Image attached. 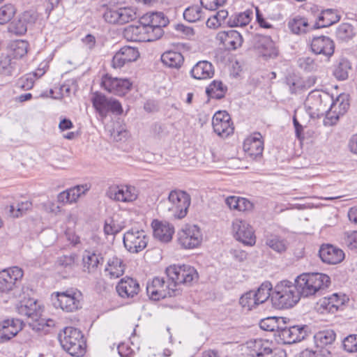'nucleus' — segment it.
Listing matches in <instances>:
<instances>
[{"label": "nucleus", "mask_w": 357, "mask_h": 357, "mask_svg": "<svg viewBox=\"0 0 357 357\" xmlns=\"http://www.w3.org/2000/svg\"><path fill=\"white\" fill-rule=\"evenodd\" d=\"M331 283L330 278L324 273H303L295 280V286L300 297H309L319 294Z\"/></svg>", "instance_id": "nucleus-1"}, {"label": "nucleus", "mask_w": 357, "mask_h": 357, "mask_svg": "<svg viewBox=\"0 0 357 357\" xmlns=\"http://www.w3.org/2000/svg\"><path fill=\"white\" fill-rule=\"evenodd\" d=\"M62 348L73 356L79 357L85 354L86 342L81 331L73 327H66L59 333Z\"/></svg>", "instance_id": "nucleus-2"}, {"label": "nucleus", "mask_w": 357, "mask_h": 357, "mask_svg": "<svg viewBox=\"0 0 357 357\" xmlns=\"http://www.w3.org/2000/svg\"><path fill=\"white\" fill-rule=\"evenodd\" d=\"M300 294L292 282L284 280L278 284L271 294L273 304L278 308H289L300 300Z\"/></svg>", "instance_id": "nucleus-3"}, {"label": "nucleus", "mask_w": 357, "mask_h": 357, "mask_svg": "<svg viewBox=\"0 0 357 357\" xmlns=\"http://www.w3.org/2000/svg\"><path fill=\"white\" fill-rule=\"evenodd\" d=\"M191 203L189 194L180 190H172L165 202V208L169 215L176 219H182L186 216Z\"/></svg>", "instance_id": "nucleus-4"}, {"label": "nucleus", "mask_w": 357, "mask_h": 357, "mask_svg": "<svg viewBox=\"0 0 357 357\" xmlns=\"http://www.w3.org/2000/svg\"><path fill=\"white\" fill-rule=\"evenodd\" d=\"M53 304L66 312H73L82 307V294L77 289H68L52 294Z\"/></svg>", "instance_id": "nucleus-5"}, {"label": "nucleus", "mask_w": 357, "mask_h": 357, "mask_svg": "<svg viewBox=\"0 0 357 357\" xmlns=\"http://www.w3.org/2000/svg\"><path fill=\"white\" fill-rule=\"evenodd\" d=\"M165 273L174 289L178 284H190L198 278L196 269L190 265H172L166 268Z\"/></svg>", "instance_id": "nucleus-6"}, {"label": "nucleus", "mask_w": 357, "mask_h": 357, "mask_svg": "<svg viewBox=\"0 0 357 357\" xmlns=\"http://www.w3.org/2000/svg\"><path fill=\"white\" fill-rule=\"evenodd\" d=\"M23 275V270L18 266L10 267L0 271V293H12L16 296L15 291L20 286Z\"/></svg>", "instance_id": "nucleus-7"}, {"label": "nucleus", "mask_w": 357, "mask_h": 357, "mask_svg": "<svg viewBox=\"0 0 357 357\" xmlns=\"http://www.w3.org/2000/svg\"><path fill=\"white\" fill-rule=\"evenodd\" d=\"M146 291L154 301L175 296L179 294L178 289L173 287L170 280L165 281L163 278L160 277H155L147 283Z\"/></svg>", "instance_id": "nucleus-8"}, {"label": "nucleus", "mask_w": 357, "mask_h": 357, "mask_svg": "<svg viewBox=\"0 0 357 357\" xmlns=\"http://www.w3.org/2000/svg\"><path fill=\"white\" fill-rule=\"evenodd\" d=\"M202 231L195 225H185L177 234L178 243L185 249L197 248L202 243Z\"/></svg>", "instance_id": "nucleus-9"}, {"label": "nucleus", "mask_w": 357, "mask_h": 357, "mask_svg": "<svg viewBox=\"0 0 357 357\" xmlns=\"http://www.w3.org/2000/svg\"><path fill=\"white\" fill-rule=\"evenodd\" d=\"M148 243V237L144 230L131 229L124 234L123 244L132 253H138L143 250Z\"/></svg>", "instance_id": "nucleus-10"}, {"label": "nucleus", "mask_w": 357, "mask_h": 357, "mask_svg": "<svg viewBox=\"0 0 357 357\" xmlns=\"http://www.w3.org/2000/svg\"><path fill=\"white\" fill-rule=\"evenodd\" d=\"M106 195L115 202L128 203L137 199L138 192L132 185H113L108 188Z\"/></svg>", "instance_id": "nucleus-11"}, {"label": "nucleus", "mask_w": 357, "mask_h": 357, "mask_svg": "<svg viewBox=\"0 0 357 357\" xmlns=\"http://www.w3.org/2000/svg\"><path fill=\"white\" fill-rule=\"evenodd\" d=\"M231 231L234 237L247 245H253L256 237L252 227L245 220L235 219L232 222Z\"/></svg>", "instance_id": "nucleus-12"}, {"label": "nucleus", "mask_w": 357, "mask_h": 357, "mask_svg": "<svg viewBox=\"0 0 357 357\" xmlns=\"http://www.w3.org/2000/svg\"><path fill=\"white\" fill-rule=\"evenodd\" d=\"M101 85L109 93L117 96H123L130 90L132 83L128 79L113 77L106 74L102 77Z\"/></svg>", "instance_id": "nucleus-13"}, {"label": "nucleus", "mask_w": 357, "mask_h": 357, "mask_svg": "<svg viewBox=\"0 0 357 357\" xmlns=\"http://www.w3.org/2000/svg\"><path fill=\"white\" fill-rule=\"evenodd\" d=\"M326 116L325 123L335 124L340 116L344 114L349 107V100L345 96H339L335 100L331 98Z\"/></svg>", "instance_id": "nucleus-14"}, {"label": "nucleus", "mask_w": 357, "mask_h": 357, "mask_svg": "<svg viewBox=\"0 0 357 357\" xmlns=\"http://www.w3.org/2000/svg\"><path fill=\"white\" fill-rule=\"evenodd\" d=\"M307 328L306 326H281L277 335L283 344H291L306 337Z\"/></svg>", "instance_id": "nucleus-15"}, {"label": "nucleus", "mask_w": 357, "mask_h": 357, "mask_svg": "<svg viewBox=\"0 0 357 357\" xmlns=\"http://www.w3.org/2000/svg\"><path fill=\"white\" fill-rule=\"evenodd\" d=\"M214 132L219 136L227 137L234 132L233 124L229 114L225 111L215 113L212 119Z\"/></svg>", "instance_id": "nucleus-16"}, {"label": "nucleus", "mask_w": 357, "mask_h": 357, "mask_svg": "<svg viewBox=\"0 0 357 357\" xmlns=\"http://www.w3.org/2000/svg\"><path fill=\"white\" fill-rule=\"evenodd\" d=\"M310 47L314 54L323 55L328 60L334 54L335 43L329 37L321 36L313 38Z\"/></svg>", "instance_id": "nucleus-17"}, {"label": "nucleus", "mask_w": 357, "mask_h": 357, "mask_svg": "<svg viewBox=\"0 0 357 357\" xmlns=\"http://www.w3.org/2000/svg\"><path fill=\"white\" fill-rule=\"evenodd\" d=\"M23 328V322L18 319H8L0 322V342L14 337Z\"/></svg>", "instance_id": "nucleus-18"}, {"label": "nucleus", "mask_w": 357, "mask_h": 357, "mask_svg": "<svg viewBox=\"0 0 357 357\" xmlns=\"http://www.w3.org/2000/svg\"><path fill=\"white\" fill-rule=\"evenodd\" d=\"M331 102V97L327 93L321 94L319 91H311L307 97L306 105L319 113L326 112Z\"/></svg>", "instance_id": "nucleus-19"}, {"label": "nucleus", "mask_w": 357, "mask_h": 357, "mask_svg": "<svg viewBox=\"0 0 357 357\" xmlns=\"http://www.w3.org/2000/svg\"><path fill=\"white\" fill-rule=\"evenodd\" d=\"M139 56V52L136 48L130 46L123 47L113 56L112 67L120 68L127 63L136 61Z\"/></svg>", "instance_id": "nucleus-20"}, {"label": "nucleus", "mask_w": 357, "mask_h": 357, "mask_svg": "<svg viewBox=\"0 0 357 357\" xmlns=\"http://www.w3.org/2000/svg\"><path fill=\"white\" fill-rule=\"evenodd\" d=\"M244 151L250 157L257 158L262 155L264 140L259 132H255L248 137L243 146Z\"/></svg>", "instance_id": "nucleus-21"}, {"label": "nucleus", "mask_w": 357, "mask_h": 357, "mask_svg": "<svg viewBox=\"0 0 357 357\" xmlns=\"http://www.w3.org/2000/svg\"><path fill=\"white\" fill-rule=\"evenodd\" d=\"M319 253L322 261L328 264H337L345 256L343 250L330 244L322 245Z\"/></svg>", "instance_id": "nucleus-22"}, {"label": "nucleus", "mask_w": 357, "mask_h": 357, "mask_svg": "<svg viewBox=\"0 0 357 357\" xmlns=\"http://www.w3.org/2000/svg\"><path fill=\"white\" fill-rule=\"evenodd\" d=\"M216 39L225 48L229 50H236L243 43L242 36L235 30L220 31L217 34Z\"/></svg>", "instance_id": "nucleus-23"}, {"label": "nucleus", "mask_w": 357, "mask_h": 357, "mask_svg": "<svg viewBox=\"0 0 357 357\" xmlns=\"http://www.w3.org/2000/svg\"><path fill=\"white\" fill-rule=\"evenodd\" d=\"M83 271L87 273H94L104 258L101 253L92 250H85L82 254Z\"/></svg>", "instance_id": "nucleus-24"}, {"label": "nucleus", "mask_w": 357, "mask_h": 357, "mask_svg": "<svg viewBox=\"0 0 357 357\" xmlns=\"http://www.w3.org/2000/svg\"><path fill=\"white\" fill-rule=\"evenodd\" d=\"M255 47L264 58H274L278 55V51L274 42L270 36H258L256 38Z\"/></svg>", "instance_id": "nucleus-25"}, {"label": "nucleus", "mask_w": 357, "mask_h": 357, "mask_svg": "<svg viewBox=\"0 0 357 357\" xmlns=\"http://www.w3.org/2000/svg\"><path fill=\"white\" fill-rule=\"evenodd\" d=\"M119 295L122 298H132L139 291L138 282L131 278H122L116 287Z\"/></svg>", "instance_id": "nucleus-26"}, {"label": "nucleus", "mask_w": 357, "mask_h": 357, "mask_svg": "<svg viewBox=\"0 0 357 357\" xmlns=\"http://www.w3.org/2000/svg\"><path fill=\"white\" fill-rule=\"evenodd\" d=\"M125 267L123 259L117 255H113L107 261L105 273L110 278L116 279L123 275Z\"/></svg>", "instance_id": "nucleus-27"}, {"label": "nucleus", "mask_w": 357, "mask_h": 357, "mask_svg": "<svg viewBox=\"0 0 357 357\" xmlns=\"http://www.w3.org/2000/svg\"><path fill=\"white\" fill-rule=\"evenodd\" d=\"M17 312L22 316H25L32 319H36L38 317V305L33 298H24L16 305Z\"/></svg>", "instance_id": "nucleus-28"}, {"label": "nucleus", "mask_w": 357, "mask_h": 357, "mask_svg": "<svg viewBox=\"0 0 357 357\" xmlns=\"http://www.w3.org/2000/svg\"><path fill=\"white\" fill-rule=\"evenodd\" d=\"M153 236L162 242H169L172 240L174 229L173 226L166 222L153 220L152 222Z\"/></svg>", "instance_id": "nucleus-29"}, {"label": "nucleus", "mask_w": 357, "mask_h": 357, "mask_svg": "<svg viewBox=\"0 0 357 357\" xmlns=\"http://www.w3.org/2000/svg\"><path fill=\"white\" fill-rule=\"evenodd\" d=\"M271 342L263 339L251 340L247 343L249 354L253 357H263L272 352Z\"/></svg>", "instance_id": "nucleus-30"}, {"label": "nucleus", "mask_w": 357, "mask_h": 357, "mask_svg": "<svg viewBox=\"0 0 357 357\" xmlns=\"http://www.w3.org/2000/svg\"><path fill=\"white\" fill-rule=\"evenodd\" d=\"M190 74L196 79H210L214 75V68L211 63L200 61L192 67Z\"/></svg>", "instance_id": "nucleus-31"}, {"label": "nucleus", "mask_w": 357, "mask_h": 357, "mask_svg": "<svg viewBox=\"0 0 357 357\" xmlns=\"http://www.w3.org/2000/svg\"><path fill=\"white\" fill-rule=\"evenodd\" d=\"M340 16L333 9L322 10L317 16L314 27L316 29L328 27L339 22Z\"/></svg>", "instance_id": "nucleus-32"}, {"label": "nucleus", "mask_w": 357, "mask_h": 357, "mask_svg": "<svg viewBox=\"0 0 357 357\" xmlns=\"http://www.w3.org/2000/svg\"><path fill=\"white\" fill-rule=\"evenodd\" d=\"M161 61L168 68L178 69L182 66L184 58L180 52L167 51L161 55Z\"/></svg>", "instance_id": "nucleus-33"}, {"label": "nucleus", "mask_w": 357, "mask_h": 357, "mask_svg": "<svg viewBox=\"0 0 357 357\" xmlns=\"http://www.w3.org/2000/svg\"><path fill=\"white\" fill-rule=\"evenodd\" d=\"M352 70L351 62L346 58H340L334 67L333 75L340 81L346 80Z\"/></svg>", "instance_id": "nucleus-34"}, {"label": "nucleus", "mask_w": 357, "mask_h": 357, "mask_svg": "<svg viewBox=\"0 0 357 357\" xmlns=\"http://www.w3.org/2000/svg\"><path fill=\"white\" fill-rule=\"evenodd\" d=\"M139 24L129 25L125 28L123 36L128 40L145 41L146 29Z\"/></svg>", "instance_id": "nucleus-35"}, {"label": "nucleus", "mask_w": 357, "mask_h": 357, "mask_svg": "<svg viewBox=\"0 0 357 357\" xmlns=\"http://www.w3.org/2000/svg\"><path fill=\"white\" fill-rule=\"evenodd\" d=\"M252 11L247 10L244 12L232 15L228 19L227 24L230 27L245 26L251 21Z\"/></svg>", "instance_id": "nucleus-36"}, {"label": "nucleus", "mask_w": 357, "mask_h": 357, "mask_svg": "<svg viewBox=\"0 0 357 357\" xmlns=\"http://www.w3.org/2000/svg\"><path fill=\"white\" fill-rule=\"evenodd\" d=\"M266 245L274 252L282 254L287 250L289 243L285 238L280 236L271 235L266 238Z\"/></svg>", "instance_id": "nucleus-37"}, {"label": "nucleus", "mask_w": 357, "mask_h": 357, "mask_svg": "<svg viewBox=\"0 0 357 357\" xmlns=\"http://www.w3.org/2000/svg\"><path fill=\"white\" fill-rule=\"evenodd\" d=\"M314 337L317 347L324 348L335 342L336 334L333 330H326L317 333Z\"/></svg>", "instance_id": "nucleus-38"}, {"label": "nucleus", "mask_w": 357, "mask_h": 357, "mask_svg": "<svg viewBox=\"0 0 357 357\" xmlns=\"http://www.w3.org/2000/svg\"><path fill=\"white\" fill-rule=\"evenodd\" d=\"M227 88L220 80H213L206 88V93L211 98L221 99L225 97Z\"/></svg>", "instance_id": "nucleus-39"}, {"label": "nucleus", "mask_w": 357, "mask_h": 357, "mask_svg": "<svg viewBox=\"0 0 357 357\" xmlns=\"http://www.w3.org/2000/svg\"><path fill=\"white\" fill-rule=\"evenodd\" d=\"M109 101L110 99L100 93H96L92 98L93 106L102 117H105L109 112Z\"/></svg>", "instance_id": "nucleus-40"}, {"label": "nucleus", "mask_w": 357, "mask_h": 357, "mask_svg": "<svg viewBox=\"0 0 357 357\" xmlns=\"http://www.w3.org/2000/svg\"><path fill=\"white\" fill-rule=\"evenodd\" d=\"M109 101L110 99L100 93H96L92 98L93 106L102 117H105L109 112Z\"/></svg>", "instance_id": "nucleus-41"}, {"label": "nucleus", "mask_w": 357, "mask_h": 357, "mask_svg": "<svg viewBox=\"0 0 357 357\" xmlns=\"http://www.w3.org/2000/svg\"><path fill=\"white\" fill-rule=\"evenodd\" d=\"M16 66L17 62L10 56L4 54L0 55V74L10 76L15 71Z\"/></svg>", "instance_id": "nucleus-42"}, {"label": "nucleus", "mask_w": 357, "mask_h": 357, "mask_svg": "<svg viewBox=\"0 0 357 357\" xmlns=\"http://www.w3.org/2000/svg\"><path fill=\"white\" fill-rule=\"evenodd\" d=\"M344 305V299L337 294H333L331 297L324 298L321 306L329 312L334 313Z\"/></svg>", "instance_id": "nucleus-43"}, {"label": "nucleus", "mask_w": 357, "mask_h": 357, "mask_svg": "<svg viewBox=\"0 0 357 357\" xmlns=\"http://www.w3.org/2000/svg\"><path fill=\"white\" fill-rule=\"evenodd\" d=\"M288 26L294 33L301 34L307 31L309 24L305 17L296 16L289 20Z\"/></svg>", "instance_id": "nucleus-44"}, {"label": "nucleus", "mask_w": 357, "mask_h": 357, "mask_svg": "<svg viewBox=\"0 0 357 357\" xmlns=\"http://www.w3.org/2000/svg\"><path fill=\"white\" fill-rule=\"evenodd\" d=\"M239 303L243 309L247 311L252 310L260 304L257 301L255 291H249L243 294L239 299Z\"/></svg>", "instance_id": "nucleus-45"}, {"label": "nucleus", "mask_w": 357, "mask_h": 357, "mask_svg": "<svg viewBox=\"0 0 357 357\" xmlns=\"http://www.w3.org/2000/svg\"><path fill=\"white\" fill-rule=\"evenodd\" d=\"M280 322H284L283 318L271 317L261 319L259 322V326L266 331H276L277 335H278V331L281 327L280 326Z\"/></svg>", "instance_id": "nucleus-46"}, {"label": "nucleus", "mask_w": 357, "mask_h": 357, "mask_svg": "<svg viewBox=\"0 0 357 357\" xmlns=\"http://www.w3.org/2000/svg\"><path fill=\"white\" fill-rule=\"evenodd\" d=\"M10 49L15 58L21 59L27 54L29 43L23 40H15L11 43Z\"/></svg>", "instance_id": "nucleus-47"}, {"label": "nucleus", "mask_w": 357, "mask_h": 357, "mask_svg": "<svg viewBox=\"0 0 357 357\" xmlns=\"http://www.w3.org/2000/svg\"><path fill=\"white\" fill-rule=\"evenodd\" d=\"M336 37L339 40L348 41L354 36V27L349 23H342L336 29Z\"/></svg>", "instance_id": "nucleus-48"}, {"label": "nucleus", "mask_w": 357, "mask_h": 357, "mask_svg": "<svg viewBox=\"0 0 357 357\" xmlns=\"http://www.w3.org/2000/svg\"><path fill=\"white\" fill-rule=\"evenodd\" d=\"M272 284L270 282H264L258 288L255 293L256 294L257 301L260 304L264 303L271 296V291L272 290Z\"/></svg>", "instance_id": "nucleus-49"}, {"label": "nucleus", "mask_w": 357, "mask_h": 357, "mask_svg": "<svg viewBox=\"0 0 357 357\" xmlns=\"http://www.w3.org/2000/svg\"><path fill=\"white\" fill-rule=\"evenodd\" d=\"M202 16V8L199 6H192L187 8L183 12V17L190 22L200 20Z\"/></svg>", "instance_id": "nucleus-50"}, {"label": "nucleus", "mask_w": 357, "mask_h": 357, "mask_svg": "<svg viewBox=\"0 0 357 357\" xmlns=\"http://www.w3.org/2000/svg\"><path fill=\"white\" fill-rule=\"evenodd\" d=\"M91 188V185L88 183L78 185L75 187L68 189L70 198L72 203H75L78 199L88 192Z\"/></svg>", "instance_id": "nucleus-51"}, {"label": "nucleus", "mask_w": 357, "mask_h": 357, "mask_svg": "<svg viewBox=\"0 0 357 357\" xmlns=\"http://www.w3.org/2000/svg\"><path fill=\"white\" fill-rule=\"evenodd\" d=\"M15 9L13 5L8 3L0 8V24L8 22L14 16Z\"/></svg>", "instance_id": "nucleus-52"}, {"label": "nucleus", "mask_w": 357, "mask_h": 357, "mask_svg": "<svg viewBox=\"0 0 357 357\" xmlns=\"http://www.w3.org/2000/svg\"><path fill=\"white\" fill-rule=\"evenodd\" d=\"M119 24H123L137 18V13L132 8H119Z\"/></svg>", "instance_id": "nucleus-53"}, {"label": "nucleus", "mask_w": 357, "mask_h": 357, "mask_svg": "<svg viewBox=\"0 0 357 357\" xmlns=\"http://www.w3.org/2000/svg\"><path fill=\"white\" fill-rule=\"evenodd\" d=\"M298 66L307 72L314 71L318 68V64L315 60L310 56H303L298 60Z\"/></svg>", "instance_id": "nucleus-54"}, {"label": "nucleus", "mask_w": 357, "mask_h": 357, "mask_svg": "<svg viewBox=\"0 0 357 357\" xmlns=\"http://www.w3.org/2000/svg\"><path fill=\"white\" fill-rule=\"evenodd\" d=\"M342 346L347 352H357V335L353 334L346 337L342 341Z\"/></svg>", "instance_id": "nucleus-55"}, {"label": "nucleus", "mask_w": 357, "mask_h": 357, "mask_svg": "<svg viewBox=\"0 0 357 357\" xmlns=\"http://www.w3.org/2000/svg\"><path fill=\"white\" fill-rule=\"evenodd\" d=\"M147 31H146V38H145V41H153L158 38H160L163 35V29L161 26H148L146 28Z\"/></svg>", "instance_id": "nucleus-56"}, {"label": "nucleus", "mask_w": 357, "mask_h": 357, "mask_svg": "<svg viewBox=\"0 0 357 357\" xmlns=\"http://www.w3.org/2000/svg\"><path fill=\"white\" fill-rule=\"evenodd\" d=\"M20 17H21L22 22L25 23L27 27L33 26L38 20V15L36 11L30 10H26L22 13Z\"/></svg>", "instance_id": "nucleus-57"}, {"label": "nucleus", "mask_w": 357, "mask_h": 357, "mask_svg": "<svg viewBox=\"0 0 357 357\" xmlns=\"http://www.w3.org/2000/svg\"><path fill=\"white\" fill-rule=\"evenodd\" d=\"M9 29L10 32L16 35H23L26 32L28 27L25 23L22 22L21 17H19V19L17 21L10 24Z\"/></svg>", "instance_id": "nucleus-58"}, {"label": "nucleus", "mask_w": 357, "mask_h": 357, "mask_svg": "<svg viewBox=\"0 0 357 357\" xmlns=\"http://www.w3.org/2000/svg\"><path fill=\"white\" fill-rule=\"evenodd\" d=\"M34 82L35 79H33V76L29 74L21 77L17 81V85L21 89L27 91L33 88Z\"/></svg>", "instance_id": "nucleus-59"}, {"label": "nucleus", "mask_w": 357, "mask_h": 357, "mask_svg": "<svg viewBox=\"0 0 357 357\" xmlns=\"http://www.w3.org/2000/svg\"><path fill=\"white\" fill-rule=\"evenodd\" d=\"M227 0H200V3L204 8L209 10H216L223 6Z\"/></svg>", "instance_id": "nucleus-60"}, {"label": "nucleus", "mask_w": 357, "mask_h": 357, "mask_svg": "<svg viewBox=\"0 0 357 357\" xmlns=\"http://www.w3.org/2000/svg\"><path fill=\"white\" fill-rule=\"evenodd\" d=\"M105 20L110 24H119V8L118 9H107L104 15Z\"/></svg>", "instance_id": "nucleus-61"}, {"label": "nucleus", "mask_w": 357, "mask_h": 357, "mask_svg": "<svg viewBox=\"0 0 357 357\" xmlns=\"http://www.w3.org/2000/svg\"><path fill=\"white\" fill-rule=\"evenodd\" d=\"M152 16V24L153 26H165L168 22V19L165 17L162 13H151Z\"/></svg>", "instance_id": "nucleus-62"}, {"label": "nucleus", "mask_w": 357, "mask_h": 357, "mask_svg": "<svg viewBox=\"0 0 357 357\" xmlns=\"http://www.w3.org/2000/svg\"><path fill=\"white\" fill-rule=\"evenodd\" d=\"M31 206V203L29 202H22L17 204L16 207L15 206H10V212L13 216L19 217L22 215L26 211H27Z\"/></svg>", "instance_id": "nucleus-63"}, {"label": "nucleus", "mask_w": 357, "mask_h": 357, "mask_svg": "<svg viewBox=\"0 0 357 357\" xmlns=\"http://www.w3.org/2000/svg\"><path fill=\"white\" fill-rule=\"evenodd\" d=\"M345 243L350 250H357V231L349 234L345 239Z\"/></svg>", "instance_id": "nucleus-64"}]
</instances>
